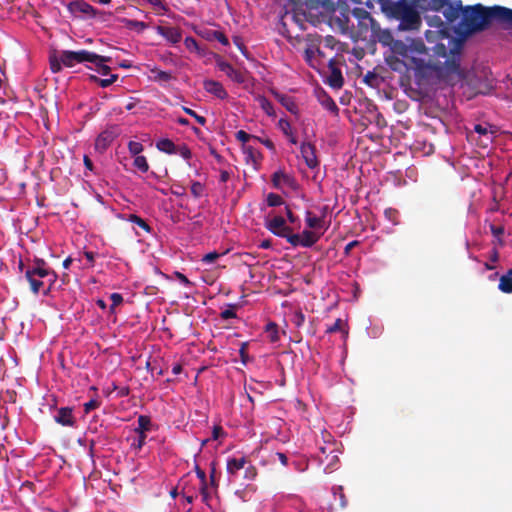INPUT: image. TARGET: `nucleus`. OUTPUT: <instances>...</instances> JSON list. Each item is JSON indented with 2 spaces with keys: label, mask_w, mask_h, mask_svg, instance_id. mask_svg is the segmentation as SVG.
<instances>
[{
  "label": "nucleus",
  "mask_w": 512,
  "mask_h": 512,
  "mask_svg": "<svg viewBox=\"0 0 512 512\" xmlns=\"http://www.w3.org/2000/svg\"><path fill=\"white\" fill-rule=\"evenodd\" d=\"M391 51L402 59L407 70L414 71L416 82L419 85L428 82L434 76L437 78L461 76L459 48L452 49L448 55L446 46L442 43L437 44L435 52L445 59L444 62L434 60L421 39L394 40L391 44Z\"/></svg>",
  "instance_id": "1"
},
{
  "label": "nucleus",
  "mask_w": 512,
  "mask_h": 512,
  "mask_svg": "<svg viewBox=\"0 0 512 512\" xmlns=\"http://www.w3.org/2000/svg\"><path fill=\"white\" fill-rule=\"evenodd\" d=\"M460 27L466 35H473L490 28L492 22L512 29V9L503 6L486 7L480 3L462 6Z\"/></svg>",
  "instance_id": "2"
},
{
  "label": "nucleus",
  "mask_w": 512,
  "mask_h": 512,
  "mask_svg": "<svg viewBox=\"0 0 512 512\" xmlns=\"http://www.w3.org/2000/svg\"><path fill=\"white\" fill-rule=\"evenodd\" d=\"M390 15L399 21L400 30H418L422 20L417 10L419 0H380Z\"/></svg>",
  "instance_id": "3"
},
{
  "label": "nucleus",
  "mask_w": 512,
  "mask_h": 512,
  "mask_svg": "<svg viewBox=\"0 0 512 512\" xmlns=\"http://www.w3.org/2000/svg\"><path fill=\"white\" fill-rule=\"evenodd\" d=\"M111 58L108 56L98 55L94 52H90L87 50L80 51H69L65 50L61 53V62L66 67H73L76 63L83 62H101V61H110Z\"/></svg>",
  "instance_id": "4"
},
{
  "label": "nucleus",
  "mask_w": 512,
  "mask_h": 512,
  "mask_svg": "<svg viewBox=\"0 0 512 512\" xmlns=\"http://www.w3.org/2000/svg\"><path fill=\"white\" fill-rule=\"evenodd\" d=\"M431 9L434 11H441L448 22L455 21L460 15L461 1L457 0L454 3L449 0H430Z\"/></svg>",
  "instance_id": "5"
},
{
  "label": "nucleus",
  "mask_w": 512,
  "mask_h": 512,
  "mask_svg": "<svg viewBox=\"0 0 512 512\" xmlns=\"http://www.w3.org/2000/svg\"><path fill=\"white\" fill-rule=\"evenodd\" d=\"M156 147L158 150H160L161 152H164L166 154H170V155L179 154L184 159H189L191 157V151L186 144H175L173 141H171L168 138L160 139L156 143Z\"/></svg>",
  "instance_id": "6"
},
{
  "label": "nucleus",
  "mask_w": 512,
  "mask_h": 512,
  "mask_svg": "<svg viewBox=\"0 0 512 512\" xmlns=\"http://www.w3.org/2000/svg\"><path fill=\"white\" fill-rule=\"evenodd\" d=\"M194 471L196 472L197 478L200 481L199 490L202 495L203 501L207 503L208 499L210 498L212 492L215 489V480H214L215 469L212 468L209 482L207 481L205 472L198 465H194Z\"/></svg>",
  "instance_id": "7"
},
{
  "label": "nucleus",
  "mask_w": 512,
  "mask_h": 512,
  "mask_svg": "<svg viewBox=\"0 0 512 512\" xmlns=\"http://www.w3.org/2000/svg\"><path fill=\"white\" fill-rule=\"evenodd\" d=\"M120 128L118 125H110L102 131L95 141V148L99 151L106 150L111 143L119 136Z\"/></svg>",
  "instance_id": "8"
},
{
  "label": "nucleus",
  "mask_w": 512,
  "mask_h": 512,
  "mask_svg": "<svg viewBox=\"0 0 512 512\" xmlns=\"http://www.w3.org/2000/svg\"><path fill=\"white\" fill-rule=\"evenodd\" d=\"M265 227L272 234L278 237L286 236V232L290 229L286 224L285 219L280 215L274 216L271 219H266Z\"/></svg>",
  "instance_id": "9"
},
{
  "label": "nucleus",
  "mask_w": 512,
  "mask_h": 512,
  "mask_svg": "<svg viewBox=\"0 0 512 512\" xmlns=\"http://www.w3.org/2000/svg\"><path fill=\"white\" fill-rule=\"evenodd\" d=\"M301 156L305 161V164L310 169H314L319 166V161L316 156V147L310 142H303L300 146Z\"/></svg>",
  "instance_id": "10"
},
{
  "label": "nucleus",
  "mask_w": 512,
  "mask_h": 512,
  "mask_svg": "<svg viewBox=\"0 0 512 512\" xmlns=\"http://www.w3.org/2000/svg\"><path fill=\"white\" fill-rule=\"evenodd\" d=\"M217 67L220 71L224 72L231 80L236 83H244L246 80V74L241 70L235 69L228 62L219 60L217 61Z\"/></svg>",
  "instance_id": "11"
},
{
  "label": "nucleus",
  "mask_w": 512,
  "mask_h": 512,
  "mask_svg": "<svg viewBox=\"0 0 512 512\" xmlns=\"http://www.w3.org/2000/svg\"><path fill=\"white\" fill-rule=\"evenodd\" d=\"M54 420L56 423L62 426L73 427L76 423V419L73 416V410L70 407H61L57 410V413L54 415Z\"/></svg>",
  "instance_id": "12"
},
{
  "label": "nucleus",
  "mask_w": 512,
  "mask_h": 512,
  "mask_svg": "<svg viewBox=\"0 0 512 512\" xmlns=\"http://www.w3.org/2000/svg\"><path fill=\"white\" fill-rule=\"evenodd\" d=\"M203 88L207 93L214 95L218 99H225L228 96L223 85L220 82L215 81V80H210V79L204 80Z\"/></svg>",
  "instance_id": "13"
},
{
  "label": "nucleus",
  "mask_w": 512,
  "mask_h": 512,
  "mask_svg": "<svg viewBox=\"0 0 512 512\" xmlns=\"http://www.w3.org/2000/svg\"><path fill=\"white\" fill-rule=\"evenodd\" d=\"M68 7L72 13H81V14H86L89 16L96 15L95 8L93 6H91L89 3L82 1V0L73 1L69 4Z\"/></svg>",
  "instance_id": "14"
},
{
  "label": "nucleus",
  "mask_w": 512,
  "mask_h": 512,
  "mask_svg": "<svg viewBox=\"0 0 512 512\" xmlns=\"http://www.w3.org/2000/svg\"><path fill=\"white\" fill-rule=\"evenodd\" d=\"M158 34L165 37L172 43H177L181 40V33L178 28L171 26H158L157 27Z\"/></svg>",
  "instance_id": "15"
},
{
  "label": "nucleus",
  "mask_w": 512,
  "mask_h": 512,
  "mask_svg": "<svg viewBox=\"0 0 512 512\" xmlns=\"http://www.w3.org/2000/svg\"><path fill=\"white\" fill-rule=\"evenodd\" d=\"M272 183L273 186L277 189L281 188L282 185H287L291 187L294 183V179L290 175L284 173L283 171H276L272 175Z\"/></svg>",
  "instance_id": "16"
},
{
  "label": "nucleus",
  "mask_w": 512,
  "mask_h": 512,
  "mask_svg": "<svg viewBox=\"0 0 512 512\" xmlns=\"http://www.w3.org/2000/svg\"><path fill=\"white\" fill-rule=\"evenodd\" d=\"M246 463L247 460L245 457L228 459L226 467L228 474H230L231 476L236 475L239 470L244 468Z\"/></svg>",
  "instance_id": "17"
},
{
  "label": "nucleus",
  "mask_w": 512,
  "mask_h": 512,
  "mask_svg": "<svg viewBox=\"0 0 512 512\" xmlns=\"http://www.w3.org/2000/svg\"><path fill=\"white\" fill-rule=\"evenodd\" d=\"M330 87L340 89L344 84V78L340 69L333 67L327 80Z\"/></svg>",
  "instance_id": "18"
},
{
  "label": "nucleus",
  "mask_w": 512,
  "mask_h": 512,
  "mask_svg": "<svg viewBox=\"0 0 512 512\" xmlns=\"http://www.w3.org/2000/svg\"><path fill=\"white\" fill-rule=\"evenodd\" d=\"M277 100L284 106L290 113L297 114L298 106L292 97L275 93Z\"/></svg>",
  "instance_id": "19"
},
{
  "label": "nucleus",
  "mask_w": 512,
  "mask_h": 512,
  "mask_svg": "<svg viewBox=\"0 0 512 512\" xmlns=\"http://www.w3.org/2000/svg\"><path fill=\"white\" fill-rule=\"evenodd\" d=\"M25 278L27 279V281L30 284L31 291L34 294H38L44 285V282L41 280V278H38L35 274L30 272L29 270L25 271Z\"/></svg>",
  "instance_id": "20"
},
{
  "label": "nucleus",
  "mask_w": 512,
  "mask_h": 512,
  "mask_svg": "<svg viewBox=\"0 0 512 512\" xmlns=\"http://www.w3.org/2000/svg\"><path fill=\"white\" fill-rule=\"evenodd\" d=\"M27 270L35 274L38 278L52 277V282L57 279L56 273L48 267H29Z\"/></svg>",
  "instance_id": "21"
},
{
  "label": "nucleus",
  "mask_w": 512,
  "mask_h": 512,
  "mask_svg": "<svg viewBox=\"0 0 512 512\" xmlns=\"http://www.w3.org/2000/svg\"><path fill=\"white\" fill-rule=\"evenodd\" d=\"M498 287L503 293H512V269L501 276Z\"/></svg>",
  "instance_id": "22"
},
{
  "label": "nucleus",
  "mask_w": 512,
  "mask_h": 512,
  "mask_svg": "<svg viewBox=\"0 0 512 512\" xmlns=\"http://www.w3.org/2000/svg\"><path fill=\"white\" fill-rule=\"evenodd\" d=\"M302 247H312L320 238L315 232L304 230L301 234Z\"/></svg>",
  "instance_id": "23"
},
{
  "label": "nucleus",
  "mask_w": 512,
  "mask_h": 512,
  "mask_svg": "<svg viewBox=\"0 0 512 512\" xmlns=\"http://www.w3.org/2000/svg\"><path fill=\"white\" fill-rule=\"evenodd\" d=\"M306 224L310 229H321L324 227V219L313 215L312 212H306Z\"/></svg>",
  "instance_id": "24"
},
{
  "label": "nucleus",
  "mask_w": 512,
  "mask_h": 512,
  "mask_svg": "<svg viewBox=\"0 0 512 512\" xmlns=\"http://www.w3.org/2000/svg\"><path fill=\"white\" fill-rule=\"evenodd\" d=\"M319 101L321 105L328 111L337 114L338 113V106L336 105L335 101L325 92L322 93V96L319 97Z\"/></svg>",
  "instance_id": "25"
},
{
  "label": "nucleus",
  "mask_w": 512,
  "mask_h": 512,
  "mask_svg": "<svg viewBox=\"0 0 512 512\" xmlns=\"http://www.w3.org/2000/svg\"><path fill=\"white\" fill-rule=\"evenodd\" d=\"M243 152L247 162L256 164L260 159L259 151L250 145H243Z\"/></svg>",
  "instance_id": "26"
},
{
  "label": "nucleus",
  "mask_w": 512,
  "mask_h": 512,
  "mask_svg": "<svg viewBox=\"0 0 512 512\" xmlns=\"http://www.w3.org/2000/svg\"><path fill=\"white\" fill-rule=\"evenodd\" d=\"M121 22L127 29L137 30L138 32H142L143 30H145L147 28L146 23H144L142 21H138V20L124 18L121 20Z\"/></svg>",
  "instance_id": "27"
},
{
  "label": "nucleus",
  "mask_w": 512,
  "mask_h": 512,
  "mask_svg": "<svg viewBox=\"0 0 512 512\" xmlns=\"http://www.w3.org/2000/svg\"><path fill=\"white\" fill-rule=\"evenodd\" d=\"M138 426L135 428L136 433H145L146 431L150 430L151 427V419L149 416L146 415H140L138 417Z\"/></svg>",
  "instance_id": "28"
},
{
  "label": "nucleus",
  "mask_w": 512,
  "mask_h": 512,
  "mask_svg": "<svg viewBox=\"0 0 512 512\" xmlns=\"http://www.w3.org/2000/svg\"><path fill=\"white\" fill-rule=\"evenodd\" d=\"M90 78L93 82L97 83L100 87L106 88V87L112 85L118 79V75L112 74V75H110L109 78H104V79H101L95 75H91Z\"/></svg>",
  "instance_id": "29"
},
{
  "label": "nucleus",
  "mask_w": 512,
  "mask_h": 512,
  "mask_svg": "<svg viewBox=\"0 0 512 512\" xmlns=\"http://www.w3.org/2000/svg\"><path fill=\"white\" fill-rule=\"evenodd\" d=\"M266 333L271 342H277L279 341V332H278V326L274 322H269L266 325Z\"/></svg>",
  "instance_id": "30"
},
{
  "label": "nucleus",
  "mask_w": 512,
  "mask_h": 512,
  "mask_svg": "<svg viewBox=\"0 0 512 512\" xmlns=\"http://www.w3.org/2000/svg\"><path fill=\"white\" fill-rule=\"evenodd\" d=\"M258 104L266 112L267 115L273 116L275 114L273 104L264 96L257 98Z\"/></svg>",
  "instance_id": "31"
},
{
  "label": "nucleus",
  "mask_w": 512,
  "mask_h": 512,
  "mask_svg": "<svg viewBox=\"0 0 512 512\" xmlns=\"http://www.w3.org/2000/svg\"><path fill=\"white\" fill-rule=\"evenodd\" d=\"M281 238H285L293 247L302 246L301 235L292 233L291 228L286 232V236H282Z\"/></svg>",
  "instance_id": "32"
},
{
  "label": "nucleus",
  "mask_w": 512,
  "mask_h": 512,
  "mask_svg": "<svg viewBox=\"0 0 512 512\" xmlns=\"http://www.w3.org/2000/svg\"><path fill=\"white\" fill-rule=\"evenodd\" d=\"M238 308L237 304H229L227 308L220 312V317L224 320H228L231 318H236V310Z\"/></svg>",
  "instance_id": "33"
},
{
  "label": "nucleus",
  "mask_w": 512,
  "mask_h": 512,
  "mask_svg": "<svg viewBox=\"0 0 512 512\" xmlns=\"http://www.w3.org/2000/svg\"><path fill=\"white\" fill-rule=\"evenodd\" d=\"M266 201H267V205L269 207H277V206H281L282 204H284L283 198L280 195L275 194V193H269L267 195Z\"/></svg>",
  "instance_id": "34"
},
{
  "label": "nucleus",
  "mask_w": 512,
  "mask_h": 512,
  "mask_svg": "<svg viewBox=\"0 0 512 512\" xmlns=\"http://www.w3.org/2000/svg\"><path fill=\"white\" fill-rule=\"evenodd\" d=\"M133 165L142 173L147 172L149 169V165L145 156H136Z\"/></svg>",
  "instance_id": "35"
},
{
  "label": "nucleus",
  "mask_w": 512,
  "mask_h": 512,
  "mask_svg": "<svg viewBox=\"0 0 512 512\" xmlns=\"http://www.w3.org/2000/svg\"><path fill=\"white\" fill-rule=\"evenodd\" d=\"M128 220L136 225H138L140 228H142L143 230H145L146 232H149L150 231V226L148 225V223L142 219L141 217L135 215V214H130L129 215V218Z\"/></svg>",
  "instance_id": "36"
},
{
  "label": "nucleus",
  "mask_w": 512,
  "mask_h": 512,
  "mask_svg": "<svg viewBox=\"0 0 512 512\" xmlns=\"http://www.w3.org/2000/svg\"><path fill=\"white\" fill-rule=\"evenodd\" d=\"M143 145L137 141H130L128 143V150L133 156H140L139 154L143 151Z\"/></svg>",
  "instance_id": "37"
},
{
  "label": "nucleus",
  "mask_w": 512,
  "mask_h": 512,
  "mask_svg": "<svg viewBox=\"0 0 512 512\" xmlns=\"http://www.w3.org/2000/svg\"><path fill=\"white\" fill-rule=\"evenodd\" d=\"M220 255L221 254L218 253L217 251H212V252H209V253L203 255L201 258V261L204 264H212L220 257Z\"/></svg>",
  "instance_id": "38"
},
{
  "label": "nucleus",
  "mask_w": 512,
  "mask_h": 512,
  "mask_svg": "<svg viewBox=\"0 0 512 512\" xmlns=\"http://www.w3.org/2000/svg\"><path fill=\"white\" fill-rule=\"evenodd\" d=\"M63 63L61 62V57L58 59L56 56L50 57V69L53 73H58L62 69Z\"/></svg>",
  "instance_id": "39"
},
{
  "label": "nucleus",
  "mask_w": 512,
  "mask_h": 512,
  "mask_svg": "<svg viewBox=\"0 0 512 512\" xmlns=\"http://www.w3.org/2000/svg\"><path fill=\"white\" fill-rule=\"evenodd\" d=\"M474 131H475L476 133H478L479 135L486 137V140H487L488 142H491V141H492V136H491V134L489 133L488 128H487L486 126H483V125H481V124H476V125L474 126Z\"/></svg>",
  "instance_id": "40"
},
{
  "label": "nucleus",
  "mask_w": 512,
  "mask_h": 512,
  "mask_svg": "<svg viewBox=\"0 0 512 512\" xmlns=\"http://www.w3.org/2000/svg\"><path fill=\"white\" fill-rule=\"evenodd\" d=\"M343 325H344V323H343L342 319L338 318L333 325L327 327L326 332L331 334V333H335L338 331H344Z\"/></svg>",
  "instance_id": "41"
},
{
  "label": "nucleus",
  "mask_w": 512,
  "mask_h": 512,
  "mask_svg": "<svg viewBox=\"0 0 512 512\" xmlns=\"http://www.w3.org/2000/svg\"><path fill=\"white\" fill-rule=\"evenodd\" d=\"M235 137L238 141L242 142L243 145H246V143L253 138L252 135L248 134L244 130H239L236 132Z\"/></svg>",
  "instance_id": "42"
},
{
  "label": "nucleus",
  "mask_w": 512,
  "mask_h": 512,
  "mask_svg": "<svg viewBox=\"0 0 512 512\" xmlns=\"http://www.w3.org/2000/svg\"><path fill=\"white\" fill-rule=\"evenodd\" d=\"M279 127L285 135H291L292 128H291V124L289 123V121H287L286 119H280Z\"/></svg>",
  "instance_id": "43"
},
{
  "label": "nucleus",
  "mask_w": 512,
  "mask_h": 512,
  "mask_svg": "<svg viewBox=\"0 0 512 512\" xmlns=\"http://www.w3.org/2000/svg\"><path fill=\"white\" fill-rule=\"evenodd\" d=\"M106 62L107 61H101V62L97 61V62H92V63L98 67V71L100 74L109 75L111 68L105 64Z\"/></svg>",
  "instance_id": "44"
},
{
  "label": "nucleus",
  "mask_w": 512,
  "mask_h": 512,
  "mask_svg": "<svg viewBox=\"0 0 512 512\" xmlns=\"http://www.w3.org/2000/svg\"><path fill=\"white\" fill-rule=\"evenodd\" d=\"M154 77L159 82H168L172 78L171 74L166 71H157Z\"/></svg>",
  "instance_id": "45"
},
{
  "label": "nucleus",
  "mask_w": 512,
  "mask_h": 512,
  "mask_svg": "<svg viewBox=\"0 0 512 512\" xmlns=\"http://www.w3.org/2000/svg\"><path fill=\"white\" fill-rule=\"evenodd\" d=\"M99 405H100V402L98 400L91 399L84 404V411H85V413H89L90 411L98 408Z\"/></svg>",
  "instance_id": "46"
},
{
  "label": "nucleus",
  "mask_w": 512,
  "mask_h": 512,
  "mask_svg": "<svg viewBox=\"0 0 512 512\" xmlns=\"http://www.w3.org/2000/svg\"><path fill=\"white\" fill-rule=\"evenodd\" d=\"M110 300L112 302L111 309L115 308L116 306H119L123 302V297L119 293H112L110 295Z\"/></svg>",
  "instance_id": "47"
},
{
  "label": "nucleus",
  "mask_w": 512,
  "mask_h": 512,
  "mask_svg": "<svg viewBox=\"0 0 512 512\" xmlns=\"http://www.w3.org/2000/svg\"><path fill=\"white\" fill-rule=\"evenodd\" d=\"M213 37H214V39L219 41L221 44H223L225 46L229 45V40L224 35V33L220 32V31H213Z\"/></svg>",
  "instance_id": "48"
},
{
  "label": "nucleus",
  "mask_w": 512,
  "mask_h": 512,
  "mask_svg": "<svg viewBox=\"0 0 512 512\" xmlns=\"http://www.w3.org/2000/svg\"><path fill=\"white\" fill-rule=\"evenodd\" d=\"M490 231L493 234V236L500 237L501 235L504 234V227L503 226L491 225L490 226Z\"/></svg>",
  "instance_id": "49"
},
{
  "label": "nucleus",
  "mask_w": 512,
  "mask_h": 512,
  "mask_svg": "<svg viewBox=\"0 0 512 512\" xmlns=\"http://www.w3.org/2000/svg\"><path fill=\"white\" fill-rule=\"evenodd\" d=\"M285 211H286V216H287L288 221L290 223L294 224L298 220V217L295 216V214L292 212V210L289 208V206L285 207Z\"/></svg>",
  "instance_id": "50"
},
{
  "label": "nucleus",
  "mask_w": 512,
  "mask_h": 512,
  "mask_svg": "<svg viewBox=\"0 0 512 512\" xmlns=\"http://www.w3.org/2000/svg\"><path fill=\"white\" fill-rule=\"evenodd\" d=\"M137 434H138V439H137V443L134 442V446H136L137 448L140 449L145 444L146 434L145 433H137Z\"/></svg>",
  "instance_id": "51"
},
{
  "label": "nucleus",
  "mask_w": 512,
  "mask_h": 512,
  "mask_svg": "<svg viewBox=\"0 0 512 512\" xmlns=\"http://www.w3.org/2000/svg\"><path fill=\"white\" fill-rule=\"evenodd\" d=\"M84 256L87 259V261L89 262V265L93 266L94 265V261H95V254L93 252H91V251H85L84 252Z\"/></svg>",
  "instance_id": "52"
},
{
  "label": "nucleus",
  "mask_w": 512,
  "mask_h": 512,
  "mask_svg": "<svg viewBox=\"0 0 512 512\" xmlns=\"http://www.w3.org/2000/svg\"><path fill=\"white\" fill-rule=\"evenodd\" d=\"M148 3H150L151 5H153L154 7H158V8H161L163 10H166V7L163 3V0H146Z\"/></svg>",
  "instance_id": "53"
},
{
  "label": "nucleus",
  "mask_w": 512,
  "mask_h": 512,
  "mask_svg": "<svg viewBox=\"0 0 512 512\" xmlns=\"http://www.w3.org/2000/svg\"><path fill=\"white\" fill-rule=\"evenodd\" d=\"M358 244H359V242H358L357 240H354V241L349 242V243L345 246V248H344V253H345V254H349V253H350V251H351L354 247H356Z\"/></svg>",
  "instance_id": "54"
},
{
  "label": "nucleus",
  "mask_w": 512,
  "mask_h": 512,
  "mask_svg": "<svg viewBox=\"0 0 512 512\" xmlns=\"http://www.w3.org/2000/svg\"><path fill=\"white\" fill-rule=\"evenodd\" d=\"M239 353H240V356H241V360L243 363H246V359H247V353H246V343H243L241 345V348L239 350Z\"/></svg>",
  "instance_id": "55"
},
{
  "label": "nucleus",
  "mask_w": 512,
  "mask_h": 512,
  "mask_svg": "<svg viewBox=\"0 0 512 512\" xmlns=\"http://www.w3.org/2000/svg\"><path fill=\"white\" fill-rule=\"evenodd\" d=\"M203 192V187L200 183L194 182V197L201 195Z\"/></svg>",
  "instance_id": "56"
},
{
  "label": "nucleus",
  "mask_w": 512,
  "mask_h": 512,
  "mask_svg": "<svg viewBox=\"0 0 512 512\" xmlns=\"http://www.w3.org/2000/svg\"><path fill=\"white\" fill-rule=\"evenodd\" d=\"M256 476V469L255 467L253 466H249L247 469H246V477L247 478H254Z\"/></svg>",
  "instance_id": "57"
},
{
  "label": "nucleus",
  "mask_w": 512,
  "mask_h": 512,
  "mask_svg": "<svg viewBox=\"0 0 512 512\" xmlns=\"http://www.w3.org/2000/svg\"><path fill=\"white\" fill-rule=\"evenodd\" d=\"M230 179V173L226 170L221 171L220 173V181L222 183H226Z\"/></svg>",
  "instance_id": "58"
},
{
  "label": "nucleus",
  "mask_w": 512,
  "mask_h": 512,
  "mask_svg": "<svg viewBox=\"0 0 512 512\" xmlns=\"http://www.w3.org/2000/svg\"><path fill=\"white\" fill-rule=\"evenodd\" d=\"M276 456L278 457L279 461H280L284 466H286V465H287V463H288V458H287V456H286L284 453H282V452H278V453H276Z\"/></svg>",
  "instance_id": "59"
},
{
  "label": "nucleus",
  "mask_w": 512,
  "mask_h": 512,
  "mask_svg": "<svg viewBox=\"0 0 512 512\" xmlns=\"http://www.w3.org/2000/svg\"><path fill=\"white\" fill-rule=\"evenodd\" d=\"M175 276L177 277V279H179L184 284H186V285L190 284L189 279L184 274H182L180 272H176Z\"/></svg>",
  "instance_id": "60"
},
{
  "label": "nucleus",
  "mask_w": 512,
  "mask_h": 512,
  "mask_svg": "<svg viewBox=\"0 0 512 512\" xmlns=\"http://www.w3.org/2000/svg\"><path fill=\"white\" fill-rule=\"evenodd\" d=\"M83 161H84L85 167L88 170L92 171L93 170V162L91 161V159L88 156L85 155Z\"/></svg>",
  "instance_id": "61"
},
{
  "label": "nucleus",
  "mask_w": 512,
  "mask_h": 512,
  "mask_svg": "<svg viewBox=\"0 0 512 512\" xmlns=\"http://www.w3.org/2000/svg\"><path fill=\"white\" fill-rule=\"evenodd\" d=\"M260 142L262 144H264L270 150H274L275 149L274 143L270 139H268V138L260 140Z\"/></svg>",
  "instance_id": "62"
},
{
  "label": "nucleus",
  "mask_w": 512,
  "mask_h": 512,
  "mask_svg": "<svg viewBox=\"0 0 512 512\" xmlns=\"http://www.w3.org/2000/svg\"><path fill=\"white\" fill-rule=\"evenodd\" d=\"M183 370V367L181 364L177 363V364H174L173 367H172V373L174 375H178L182 372Z\"/></svg>",
  "instance_id": "63"
},
{
  "label": "nucleus",
  "mask_w": 512,
  "mask_h": 512,
  "mask_svg": "<svg viewBox=\"0 0 512 512\" xmlns=\"http://www.w3.org/2000/svg\"><path fill=\"white\" fill-rule=\"evenodd\" d=\"M376 78V75L372 72H368L364 78V81L371 85L372 84V80Z\"/></svg>",
  "instance_id": "64"
}]
</instances>
